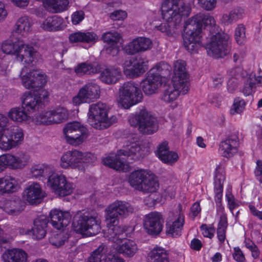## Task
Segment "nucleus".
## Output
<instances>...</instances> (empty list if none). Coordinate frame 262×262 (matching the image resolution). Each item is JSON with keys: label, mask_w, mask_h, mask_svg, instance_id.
I'll list each match as a JSON object with an SVG mask.
<instances>
[{"label": "nucleus", "mask_w": 262, "mask_h": 262, "mask_svg": "<svg viewBox=\"0 0 262 262\" xmlns=\"http://www.w3.org/2000/svg\"><path fill=\"white\" fill-rule=\"evenodd\" d=\"M146 143L141 141L130 142L118 151L115 157H108L102 160L105 165L116 170H122L125 166V163L122 160H137L142 158L145 156Z\"/></svg>", "instance_id": "obj_1"}, {"label": "nucleus", "mask_w": 262, "mask_h": 262, "mask_svg": "<svg viewBox=\"0 0 262 262\" xmlns=\"http://www.w3.org/2000/svg\"><path fill=\"white\" fill-rule=\"evenodd\" d=\"M9 120L0 114V149L8 151L20 145L24 140L23 130L17 126L8 127Z\"/></svg>", "instance_id": "obj_2"}, {"label": "nucleus", "mask_w": 262, "mask_h": 262, "mask_svg": "<svg viewBox=\"0 0 262 262\" xmlns=\"http://www.w3.org/2000/svg\"><path fill=\"white\" fill-rule=\"evenodd\" d=\"M100 223L98 213L94 210H91L75 215L73 226L77 233L91 236L100 232Z\"/></svg>", "instance_id": "obj_3"}, {"label": "nucleus", "mask_w": 262, "mask_h": 262, "mask_svg": "<svg viewBox=\"0 0 262 262\" xmlns=\"http://www.w3.org/2000/svg\"><path fill=\"white\" fill-rule=\"evenodd\" d=\"M109 107L105 103L98 102L90 106L88 121L92 126L97 129L108 127L116 121V117L108 118Z\"/></svg>", "instance_id": "obj_4"}, {"label": "nucleus", "mask_w": 262, "mask_h": 262, "mask_svg": "<svg viewBox=\"0 0 262 262\" xmlns=\"http://www.w3.org/2000/svg\"><path fill=\"white\" fill-rule=\"evenodd\" d=\"M128 122L131 126L138 127L139 131L143 134L151 135L158 129L156 118L146 109L130 116Z\"/></svg>", "instance_id": "obj_5"}, {"label": "nucleus", "mask_w": 262, "mask_h": 262, "mask_svg": "<svg viewBox=\"0 0 262 262\" xmlns=\"http://www.w3.org/2000/svg\"><path fill=\"white\" fill-rule=\"evenodd\" d=\"M190 12L188 6L178 0H166L162 5V16L167 22L172 21L178 27L182 21V16H188Z\"/></svg>", "instance_id": "obj_6"}, {"label": "nucleus", "mask_w": 262, "mask_h": 262, "mask_svg": "<svg viewBox=\"0 0 262 262\" xmlns=\"http://www.w3.org/2000/svg\"><path fill=\"white\" fill-rule=\"evenodd\" d=\"M142 97V93L137 84L134 82H126L119 88L117 101L119 106L128 109L141 102Z\"/></svg>", "instance_id": "obj_7"}, {"label": "nucleus", "mask_w": 262, "mask_h": 262, "mask_svg": "<svg viewBox=\"0 0 262 262\" xmlns=\"http://www.w3.org/2000/svg\"><path fill=\"white\" fill-rule=\"evenodd\" d=\"M164 64H157L146 74L141 83L142 89L145 95H151L158 92L162 84V77L167 70H164Z\"/></svg>", "instance_id": "obj_8"}, {"label": "nucleus", "mask_w": 262, "mask_h": 262, "mask_svg": "<svg viewBox=\"0 0 262 262\" xmlns=\"http://www.w3.org/2000/svg\"><path fill=\"white\" fill-rule=\"evenodd\" d=\"M229 37L226 34L215 33L212 34L210 41L206 45L208 54L214 58H221L230 51Z\"/></svg>", "instance_id": "obj_9"}, {"label": "nucleus", "mask_w": 262, "mask_h": 262, "mask_svg": "<svg viewBox=\"0 0 262 262\" xmlns=\"http://www.w3.org/2000/svg\"><path fill=\"white\" fill-rule=\"evenodd\" d=\"M134 211V207L128 202L117 200L105 209V219L108 223L114 224L119 217L125 218Z\"/></svg>", "instance_id": "obj_10"}, {"label": "nucleus", "mask_w": 262, "mask_h": 262, "mask_svg": "<svg viewBox=\"0 0 262 262\" xmlns=\"http://www.w3.org/2000/svg\"><path fill=\"white\" fill-rule=\"evenodd\" d=\"M67 142L73 146H78L86 140L88 137L87 128L78 122L68 123L63 128Z\"/></svg>", "instance_id": "obj_11"}, {"label": "nucleus", "mask_w": 262, "mask_h": 262, "mask_svg": "<svg viewBox=\"0 0 262 262\" xmlns=\"http://www.w3.org/2000/svg\"><path fill=\"white\" fill-rule=\"evenodd\" d=\"M21 78L23 85L28 89L42 88L47 82L46 75L38 70H31L25 66L21 70Z\"/></svg>", "instance_id": "obj_12"}, {"label": "nucleus", "mask_w": 262, "mask_h": 262, "mask_svg": "<svg viewBox=\"0 0 262 262\" xmlns=\"http://www.w3.org/2000/svg\"><path fill=\"white\" fill-rule=\"evenodd\" d=\"M100 94V89L98 84L94 82H89L80 88L77 95L73 98V103L75 105L90 103L98 99Z\"/></svg>", "instance_id": "obj_13"}, {"label": "nucleus", "mask_w": 262, "mask_h": 262, "mask_svg": "<svg viewBox=\"0 0 262 262\" xmlns=\"http://www.w3.org/2000/svg\"><path fill=\"white\" fill-rule=\"evenodd\" d=\"M93 157L91 154H83L77 150L68 151L61 158V166L67 168L69 167L72 168H78L81 166L83 162H90L87 158Z\"/></svg>", "instance_id": "obj_14"}, {"label": "nucleus", "mask_w": 262, "mask_h": 262, "mask_svg": "<svg viewBox=\"0 0 262 262\" xmlns=\"http://www.w3.org/2000/svg\"><path fill=\"white\" fill-rule=\"evenodd\" d=\"M203 24L205 27H209V31L212 32V34L218 31V27L215 25L214 18L212 16L198 14L188 19L185 23V26H191L193 30L195 32L199 31L201 34Z\"/></svg>", "instance_id": "obj_15"}, {"label": "nucleus", "mask_w": 262, "mask_h": 262, "mask_svg": "<svg viewBox=\"0 0 262 262\" xmlns=\"http://www.w3.org/2000/svg\"><path fill=\"white\" fill-rule=\"evenodd\" d=\"M163 223L162 214L157 212H152L144 216L143 227L148 234L156 235L162 231Z\"/></svg>", "instance_id": "obj_16"}, {"label": "nucleus", "mask_w": 262, "mask_h": 262, "mask_svg": "<svg viewBox=\"0 0 262 262\" xmlns=\"http://www.w3.org/2000/svg\"><path fill=\"white\" fill-rule=\"evenodd\" d=\"M166 224V233L172 237L181 234V231L184 223V216L181 211L170 212Z\"/></svg>", "instance_id": "obj_17"}, {"label": "nucleus", "mask_w": 262, "mask_h": 262, "mask_svg": "<svg viewBox=\"0 0 262 262\" xmlns=\"http://www.w3.org/2000/svg\"><path fill=\"white\" fill-rule=\"evenodd\" d=\"M193 28L190 26L184 27L183 42L184 46L186 50L190 52H196L201 47L202 42L200 38L202 36L199 33V31L193 30Z\"/></svg>", "instance_id": "obj_18"}, {"label": "nucleus", "mask_w": 262, "mask_h": 262, "mask_svg": "<svg viewBox=\"0 0 262 262\" xmlns=\"http://www.w3.org/2000/svg\"><path fill=\"white\" fill-rule=\"evenodd\" d=\"M172 85L165 90L161 99L166 103H170L176 100L182 94H186L189 90L188 85L181 84L180 82L172 80Z\"/></svg>", "instance_id": "obj_19"}, {"label": "nucleus", "mask_w": 262, "mask_h": 262, "mask_svg": "<svg viewBox=\"0 0 262 262\" xmlns=\"http://www.w3.org/2000/svg\"><path fill=\"white\" fill-rule=\"evenodd\" d=\"M46 196V193L37 183H33L29 185L23 192L24 199L31 204L40 203Z\"/></svg>", "instance_id": "obj_20"}, {"label": "nucleus", "mask_w": 262, "mask_h": 262, "mask_svg": "<svg viewBox=\"0 0 262 262\" xmlns=\"http://www.w3.org/2000/svg\"><path fill=\"white\" fill-rule=\"evenodd\" d=\"M225 179L224 172L218 166L216 168L215 178H214V192H215V201L216 203L219 204L217 212L222 213L221 215L224 213V208L222 206L221 201L222 198V193L223 189V184Z\"/></svg>", "instance_id": "obj_21"}, {"label": "nucleus", "mask_w": 262, "mask_h": 262, "mask_svg": "<svg viewBox=\"0 0 262 262\" xmlns=\"http://www.w3.org/2000/svg\"><path fill=\"white\" fill-rule=\"evenodd\" d=\"M121 36L115 31H110L102 35V39L106 43L105 51L107 54L113 56L118 55L120 51L118 44Z\"/></svg>", "instance_id": "obj_22"}, {"label": "nucleus", "mask_w": 262, "mask_h": 262, "mask_svg": "<svg viewBox=\"0 0 262 262\" xmlns=\"http://www.w3.org/2000/svg\"><path fill=\"white\" fill-rule=\"evenodd\" d=\"M151 46V41L149 38L138 37L130 42L125 47V50L127 54L134 55L137 53L144 52L150 49Z\"/></svg>", "instance_id": "obj_23"}, {"label": "nucleus", "mask_w": 262, "mask_h": 262, "mask_svg": "<svg viewBox=\"0 0 262 262\" xmlns=\"http://www.w3.org/2000/svg\"><path fill=\"white\" fill-rule=\"evenodd\" d=\"M239 144V139L236 134L229 136L225 140L221 142L220 145L223 156L227 158L233 156L237 152Z\"/></svg>", "instance_id": "obj_24"}, {"label": "nucleus", "mask_w": 262, "mask_h": 262, "mask_svg": "<svg viewBox=\"0 0 262 262\" xmlns=\"http://www.w3.org/2000/svg\"><path fill=\"white\" fill-rule=\"evenodd\" d=\"M50 215L52 226L58 230L67 226L71 219V216L69 212L62 211L58 209L51 210Z\"/></svg>", "instance_id": "obj_25"}, {"label": "nucleus", "mask_w": 262, "mask_h": 262, "mask_svg": "<svg viewBox=\"0 0 262 262\" xmlns=\"http://www.w3.org/2000/svg\"><path fill=\"white\" fill-rule=\"evenodd\" d=\"M3 155L6 166H8L12 169L24 168L30 160V156L25 153H20L16 156L10 154Z\"/></svg>", "instance_id": "obj_26"}, {"label": "nucleus", "mask_w": 262, "mask_h": 262, "mask_svg": "<svg viewBox=\"0 0 262 262\" xmlns=\"http://www.w3.org/2000/svg\"><path fill=\"white\" fill-rule=\"evenodd\" d=\"M22 106L28 112H33L39 108L41 98L38 93H26L22 97Z\"/></svg>", "instance_id": "obj_27"}, {"label": "nucleus", "mask_w": 262, "mask_h": 262, "mask_svg": "<svg viewBox=\"0 0 262 262\" xmlns=\"http://www.w3.org/2000/svg\"><path fill=\"white\" fill-rule=\"evenodd\" d=\"M48 218L45 215H40L34 221V226L32 229L33 238L41 239L46 234V228L49 223Z\"/></svg>", "instance_id": "obj_28"}, {"label": "nucleus", "mask_w": 262, "mask_h": 262, "mask_svg": "<svg viewBox=\"0 0 262 262\" xmlns=\"http://www.w3.org/2000/svg\"><path fill=\"white\" fill-rule=\"evenodd\" d=\"M157 155L163 162L168 164L176 162L179 158L177 152L169 150L168 143L166 141L163 142L159 145Z\"/></svg>", "instance_id": "obj_29"}, {"label": "nucleus", "mask_w": 262, "mask_h": 262, "mask_svg": "<svg viewBox=\"0 0 262 262\" xmlns=\"http://www.w3.org/2000/svg\"><path fill=\"white\" fill-rule=\"evenodd\" d=\"M127 228L125 226L111 225L107 229L106 236L108 239L116 244L126 238Z\"/></svg>", "instance_id": "obj_30"}, {"label": "nucleus", "mask_w": 262, "mask_h": 262, "mask_svg": "<svg viewBox=\"0 0 262 262\" xmlns=\"http://www.w3.org/2000/svg\"><path fill=\"white\" fill-rule=\"evenodd\" d=\"M186 62L183 60H178L175 62L173 70L174 75L172 80L180 82L182 85L189 86L188 74L186 71Z\"/></svg>", "instance_id": "obj_31"}, {"label": "nucleus", "mask_w": 262, "mask_h": 262, "mask_svg": "<svg viewBox=\"0 0 262 262\" xmlns=\"http://www.w3.org/2000/svg\"><path fill=\"white\" fill-rule=\"evenodd\" d=\"M2 258L4 262H27L28 255L21 249H14L5 252Z\"/></svg>", "instance_id": "obj_32"}, {"label": "nucleus", "mask_w": 262, "mask_h": 262, "mask_svg": "<svg viewBox=\"0 0 262 262\" xmlns=\"http://www.w3.org/2000/svg\"><path fill=\"white\" fill-rule=\"evenodd\" d=\"M121 76L119 69L115 68L104 69L101 73L100 78L105 83L111 84L118 82Z\"/></svg>", "instance_id": "obj_33"}, {"label": "nucleus", "mask_w": 262, "mask_h": 262, "mask_svg": "<svg viewBox=\"0 0 262 262\" xmlns=\"http://www.w3.org/2000/svg\"><path fill=\"white\" fill-rule=\"evenodd\" d=\"M69 40L71 42H86L94 43L98 40L97 35L94 32H76L70 35Z\"/></svg>", "instance_id": "obj_34"}, {"label": "nucleus", "mask_w": 262, "mask_h": 262, "mask_svg": "<svg viewBox=\"0 0 262 262\" xmlns=\"http://www.w3.org/2000/svg\"><path fill=\"white\" fill-rule=\"evenodd\" d=\"M24 202L16 199L7 201L2 208L9 215H17L24 210Z\"/></svg>", "instance_id": "obj_35"}, {"label": "nucleus", "mask_w": 262, "mask_h": 262, "mask_svg": "<svg viewBox=\"0 0 262 262\" xmlns=\"http://www.w3.org/2000/svg\"><path fill=\"white\" fill-rule=\"evenodd\" d=\"M158 181L155 175L149 171L139 191L145 193L156 192L159 188Z\"/></svg>", "instance_id": "obj_36"}, {"label": "nucleus", "mask_w": 262, "mask_h": 262, "mask_svg": "<svg viewBox=\"0 0 262 262\" xmlns=\"http://www.w3.org/2000/svg\"><path fill=\"white\" fill-rule=\"evenodd\" d=\"M69 4V0H45L43 2L47 10L54 13L66 10Z\"/></svg>", "instance_id": "obj_37"}, {"label": "nucleus", "mask_w": 262, "mask_h": 262, "mask_svg": "<svg viewBox=\"0 0 262 262\" xmlns=\"http://www.w3.org/2000/svg\"><path fill=\"white\" fill-rule=\"evenodd\" d=\"M148 171L147 170L140 169L132 172L128 178L130 185L135 189L139 190Z\"/></svg>", "instance_id": "obj_38"}, {"label": "nucleus", "mask_w": 262, "mask_h": 262, "mask_svg": "<svg viewBox=\"0 0 262 262\" xmlns=\"http://www.w3.org/2000/svg\"><path fill=\"white\" fill-rule=\"evenodd\" d=\"M117 251L127 257H132L137 250L136 243L130 239L125 238L121 241V243L117 244Z\"/></svg>", "instance_id": "obj_39"}, {"label": "nucleus", "mask_w": 262, "mask_h": 262, "mask_svg": "<svg viewBox=\"0 0 262 262\" xmlns=\"http://www.w3.org/2000/svg\"><path fill=\"white\" fill-rule=\"evenodd\" d=\"M21 107H15L11 108L8 112L7 116L11 120L18 122H23L31 119L30 116Z\"/></svg>", "instance_id": "obj_40"}, {"label": "nucleus", "mask_w": 262, "mask_h": 262, "mask_svg": "<svg viewBox=\"0 0 262 262\" xmlns=\"http://www.w3.org/2000/svg\"><path fill=\"white\" fill-rule=\"evenodd\" d=\"M244 15L245 10L241 7H237L232 10L228 14H224L221 21L225 25H228L243 18Z\"/></svg>", "instance_id": "obj_41"}, {"label": "nucleus", "mask_w": 262, "mask_h": 262, "mask_svg": "<svg viewBox=\"0 0 262 262\" xmlns=\"http://www.w3.org/2000/svg\"><path fill=\"white\" fill-rule=\"evenodd\" d=\"M63 19L57 16L48 17L42 23V28L47 31H57L62 28Z\"/></svg>", "instance_id": "obj_42"}, {"label": "nucleus", "mask_w": 262, "mask_h": 262, "mask_svg": "<svg viewBox=\"0 0 262 262\" xmlns=\"http://www.w3.org/2000/svg\"><path fill=\"white\" fill-rule=\"evenodd\" d=\"M99 68L94 64L85 62L78 64L74 68V71L77 75L81 76L85 74L97 73Z\"/></svg>", "instance_id": "obj_43"}, {"label": "nucleus", "mask_w": 262, "mask_h": 262, "mask_svg": "<svg viewBox=\"0 0 262 262\" xmlns=\"http://www.w3.org/2000/svg\"><path fill=\"white\" fill-rule=\"evenodd\" d=\"M66 177L62 174L58 175L56 173H51L48 178L47 186L52 188L54 192L57 194L58 191L63 185Z\"/></svg>", "instance_id": "obj_44"}, {"label": "nucleus", "mask_w": 262, "mask_h": 262, "mask_svg": "<svg viewBox=\"0 0 262 262\" xmlns=\"http://www.w3.org/2000/svg\"><path fill=\"white\" fill-rule=\"evenodd\" d=\"M148 262H169L166 251L161 248H155L148 254Z\"/></svg>", "instance_id": "obj_45"}, {"label": "nucleus", "mask_w": 262, "mask_h": 262, "mask_svg": "<svg viewBox=\"0 0 262 262\" xmlns=\"http://www.w3.org/2000/svg\"><path fill=\"white\" fill-rule=\"evenodd\" d=\"M31 22L28 16L20 17L16 23L15 32L25 36L31 30Z\"/></svg>", "instance_id": "obj_46"}, {"label": "nucleus", "mask_w": 262, "mask_h": 262, "mask_svg": "<svg viewBox=\"0 0 262 262\" xmlns=\"http://www.w3.org/2000/svg\"><path fill=\"white\" fill-rule=\"evenodd\" d=\"M52 172V168L45 164L35 165L31 168V173L35 178L42 177L48 178Z\"/></svg>", "instance_id": "obj_47"}, {"label": "nucleus", "mask_w": 262, "mask_h": 262, "mask_svg": "<svg viewBox=\"0 0 262 262\" xmlns=\"http://www.w3.org/2000/svg\"><path fill=\"white\" fill-rule=\"evenodd\" d=\"M51 111L53 114L52 119L54 123H60L68 119L69 111L63 106H59Z\"/></svg>", "instance_id": "obj_48"}, {"label": "nucleus", "mask_w": 262, "mask_h": 262, "mask_svg": "<svg viewBox=\"0 0 262 262\" xmlns=\"http://www.w3.org/2000/svg\"><path fill=\"white\" fill-rule=\"evenodd\" d=\"M144 63L145 62L141 60H139L137 62L134 63L131 68L128 71L126 70V76L129 78L138 77L144 73L146 70Z\"/></svg>", "instance_id": "obj_49"}, {"label": "nucleus", "mask_w": 262, "mask_h": 262, "mask_svg": "<svg viewBox=\"0 0 262 262\" xmlns=\"http://www.w3.org/2000/svg\"><path fill=\"white\" fill-rule=\"evenodd\" d=\"M228 226L227 217L226 214L220 215L217 228V235L219 240L223 243L226 238V231Z\"/></svg>", "instance_id": "obj_50"}, {"label": "nucleus", "mask_w": 262, "mask_h": 262, "mask_svg": "<svg viewBox=\"0 0 262 262\" xmlns=\"http://www.w3.org/2000/svg\"><path fill=\"white\" fill-rule=\"evenodd\" d=\"M107 251L106 245L102 244L92 252L86 262H101L102 257L107 252Z\"/></svg>", "instance_id": "obj_51"}, {"label": "nucleus", "mask_w": 262, "mask_h": 262, "mask_svg": "<svg viewBox=\"0 0 262 262\" xmlns=\"http://www.w3.org/2000/svg\"><path fill=\"white\" fill-rule=\"evenodd\" d=\"M14 179L11 177H3L0 192L12 193L16 190V185L14 183Z\"/></svg>", "instance_id": "obj_52"}, {"label": "nucleus", "mask_w": 262, "mask_h": 262, "mask_svg": "<svg viewBox=\"0 0 262 262\" xmlns=\"http://www.w3.org/2000/svg\"><path fill=\"white\" fill-rule=\"evenodd\" d=\"M53 114L51 110L40 113L35 117L37 124L50 125L54 124L53 120Z\"/></svg>", "instance_id": "obj_53"}, {"label": "nucleus", "mask_w": 262, "mask_h": 262, "mask_svg": "<svg viewBox=\"0 0 262 262\" xmlns=\"http://www.w3.org/2000/svg\"><path fill=\"white\" fill-rule=\"evenodd\" d=\"M155 27L157 30L162 32L165 33L168 36H171L176 33L178 27L174 25L172 21L161 24L159 26H156Z\"/></svg>", "instance_id": "obj_54"}, {"label": "nucleus", "mask_w": 262, "mask_h": 262, "mask_svg": "<svg viewBox=\"0 0 262 262\" xmlns=\"http://www.w3.org/2000/svg\"><path fill=\"white\" fill-rule=\"evenodd\" d=\"M19 41L14 42L11 40H6L2 45L3 52L7 54H16L17 49L19 48Z\"/></svg>", "instance_id": "obj_55"}, {"label": "nucleus", "mask_w": 262, "mask_h": 262, "mask_svg": "<svg viewBox=\"0 0 262 262\" xmlns=\"http://www.w3.org/2000/svg\"><path fill=\"white\" fill-rule=\"evenodd\" d=\"M241 71V69L239 68L235 69L232 72L237 73L235 75V77H232L228 80L227 83V90L229 93H233L237 87V80L240 77L238 74Z\"/></svg>", "instance_id": "obj_56"}, {"label": "nucleus", "mask_w": 262, "mask_h": 262, "mask_svg": "<svg viewBox=\"0 0 262 262\" xmlns=\"http://www.w3.org/2000/svg\"><path fill=\"white\" fill-rule=\"evenodd\" d=\"M245 105L246 103L244 100L241 99L239 97L236 98L230 109V114L233 115L242 113L245 108Z\"/></svg>", "instance_id": "obj_57"}, {"label": "nucleus", "mask_w": 262, "mask_h": 262, "mask_svg": "<svg viewBox=\"0 0 262 262\" xmlns=\"http://www.w3.org/2000/svg\"><path fill=\"white\" fill-rule=\"evenodd\" d=\"M74 189L73 184L68 182L67 179L63 182V185L61 186V188L58 191L57 195L60 196H64L71 194Z\"/></svg>", "instance_id": "obj_58"}, {"label": "nucleus", "mask_w": 262, "mask_h": 262, "mask_svg": "<svg viewBox=\"0 0 262 262\" xmlns=\"http://www.w3.org/2000/svg\"><path fill=\"white\" fill-rule=\"evenodd\" d=\"M246 38V28L242 24H238L235 30V38L238 44L243 43Z\"/></svg>", "instance_id": "obj_59"}, {"label": "nucleus", "mask_w": 262, "mask_h": 262, "mask_svg": "<svg viewBox=\"0 0 262 262\" xmlns=\"http://www.w3.org/2000/svg\"><path fill=\"white\" fill-rule=\"evenodd\" d=\"M26 53L25 55V62L28 64L32 63L36 57L37 52L32 46L26 45Z\"/></svg>", "instance_id": "obj_60"}, {"label": "nucleus", "mask_w": 262, "mask_h": 262, "mask_svg": "<svg viewBox=\"0 0 262 262\" xmlns=\"http://www.w3.org/2000/svg\"><path fill=\"white\" fill-rule=\"evenodd\" d=\"M199 5L207 11H211L215 8L216 0H198Z\"/></svg>", "instance_id": "obj_61"}, {"label": "nucleus", "mask_w": 262, "mask_h": 262, "mask_svg": "<svg viewBox=\"0 0 262 262\" xmlns=\"http://www.w3.org/2000/svg\"><path fill=\"white\" fill-rule=\"evenodd\" d=\"M246 247L249 249L251 253L252 257L256 259L258 257L260 252L256 246V245L252 242L246 241L245 243Z\"/></svg>", "instance_id": "obj_62"}, {"label": "nucleus", "mask_w": 262, "mask_h": 262, "mask_svg": "<svg viewBox=\"0 0 262 262\" xmlns=\"http://www.w3.org/2000/svg\"><path fill=\"white\" fill-rule=\"evenodd\" d=\"M26 45L19 42V48L17 49L16 54H15L17 59L19 61H22L23 60H25V55H26Z\"/></svg>", "instance_id": "obj_63"}, {"label": "nucleus", "mask_w": 262, "mask_h": 262, "mask_svg": "<svg viewBox=\"0 0 262 262\" xmlns=\"http://www.w3.org/2000/svg\"><path fill=\"white\" fill-rule=\"evenodd\" d=\"M201 230L205 237L212 238L214 235L215 230L213 228L208 227L206 224H203L201 226Z\"/></svg>", "instance_id": "obj_64"}]
</instances>
